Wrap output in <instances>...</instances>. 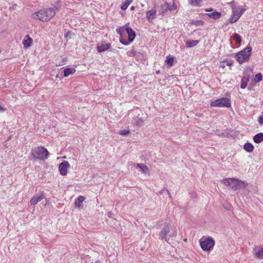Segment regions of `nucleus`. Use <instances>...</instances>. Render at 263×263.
Masks as SVG:
<instances>
[{
  "instance_id": "15",
  "label": "nucleus",
  "mask_w": 263,
  "mask_h": 263,
  "mask_svg": "<svg viewBox=\"0 0 263 263\" xmlns=\"http://www.w3.org/2000/svg\"><path fill=\"white\" fill-rule=\"evenodd\" d=\"M136 167H139L143 174L145 175H149V170L148 167L144 164L138 163L136 164Z\"/></svg>"
},
{
  "instance_id": "4",
  "label": "nucleus",
  "mask_w": 263,
  "mask_h": 263,
  "mask_svg": "<svg viewBox=\"0 0 263 263\" xmlns=\"http://www.w3.org/2000/svg\"><path fill=\"white\" fill-rule=\"evenodd\" d=\"M210 105L214 107H228L231 106V100L227 98H221L214 101H211Z\"/></svg>"
},
{
  "instance_id": "1",
  "label": "nucleus",
  "mask_w": 263,
  "mask_h": 263,
  "mask_svg": "<svg viewBox=\"0 0 263 263\" xmlns=\"http://www.w3.org/2000/svg\"><path fill=\"white\" fill-rule=\"evenodd\" d=\"M55 14L53 8H46L42 9L32 14L35 20H39L42 22H48L51 20Z\"/></svg>"
},
{
  "instance_id": "5",
  "label": "nucleus",
  "mask_w": 263,
  "mask_h": 263,
  "mask_svg": "<svg viewBox=\"0 0 263 263\" xmlns=\"http://www.w3.org/2000/svg\"><path fill=\"white\" fill-rule=\"evenodd\" d=\"M117 32L121 36L124 33H126L128 34V40H129V42H133L136 36L135 32L131 28L127 26V24L117 29Z\"/></svg>"
},
{
  "instance_id": "14",
  "label": "nucleus",
  "mask_w": 263,
  "mask_h": 263,
  "mask_svg": "<svg viewBox=\"0 0 263 263\" xmlns=\"http://www.w3.org/2000/svg\"><path fill=\"white\" fill-rule=\"evenodd\" d=\"M209 17L214 19L218 20L221 16V13L218 11H214L211 13L206 14Z\"/></svg>"
},
{
  "instance_id": "43",
  "label": "nucleus",
  "mask_w": 263,
  "mask_h": 263,
  "mask_svg": "<svg viewBox=\"0 0 263 263\" xmlns=\"http://www.w3.org/2000/svg\"><path fill=\"white\" fill-rule=\"evenodd\" d=\"M220 66L222 67V68H224L225 67L224 64H221Z\"/></svg>"
},
{
  "instance_id": "40",
  "label": "nucleus",
  "mask_w": 263,
  "mask_h": 263,
  "mask_svg": "<svg viewBox=\"0 0 263 263\" xmlns=\"http://www.w3.org/2000/svg\"><path fill=\"white\" fill-rule=\"evenodd\" d=\"M160 236L162 239H163L164 238V234L162 232H161V233H160Z\"/></svg>"
},
{
  "instance_id": "44",
  "label": "nucleus",
  "mask_w": 263,
  "mask_h": 263,
  "mask_svg": "<svg viewBox=\"0 0 263 263\" xmlns=\"http://www.w3.org/2000/svg\"><path fill=\"white\" fill-rule=\"evenodd\" d=\"M234 3H235L234 1H232V2H231L230 3V4H231V5H232V4H234Z\"/></svg>"
},
{
  "instance_id": "25",
  "label": "nucleus",
  "mask_w": 263,
  "mask_h": 263,
  "mask_svg": "<svg viewBox=\"0 0 263 263\" xmlns=\"http://www.w3.org/2000/svg\"><path fill=\"white\" fill-rule=\"evenodd\" d=\"M76 72L74 68H66L64 70V77H68L70 74H72Z\"/></svg>"
},
{
  "instance_id": "33",
  "label": "nucleus",
  "mask_w": 263,
  "mask_h": 263,
  "mask_svg": "<svg viewBox=\"0 0 263 263\" xmlns=\"http://www.w3.org/2000/svg\"><path fill=\"white\" fill-rule=\"evenodd\" d=\"M135 124L136 125H137L138 126H141L143 125V120H142L141 119H138L136 121V122H135Z\"/></svg>"
},
{
  "instance_id": "20",
  "label": "nucleus",
  "mask_w": 263,
  "mask_h": 263,
  "mask_svg": "<svg viewBox=\"0 0 263 263\" xmlns=\"http://www.w3.org/2000/svg\"><path fill=\"white\" fill-rule=\"evenodd\" d=\"M165 7H166L165 11H167V10L172 11V10L177 9V6L174 2H173L172 5L165 2Z\"/></svg>"
},
{
  "instance_id": "45",
  "label": "nucleus",
  "mask_w": 263,
  "mask_h": 263,
  "mask_svg": "<svg viewBox=\"0 0 263 263\" xmlns=\"http://www.w3.org/2000/svg\"><path fill=\"white\" fill-rule=\"evenodd\" d=\"M134 9V7H132L131 9Z\"/></svg>"
},
{
  "instance_id": "21",
  "label": "nucleus",
  "mask_w": 263,
  "mask_h": 263,
  "mask_svg": "<svg viewBox=\"0 0 263 263\" xmlns=\"http://www.w3.org/2000/svg\"><path fill=\"white\" fill-rule=\"evenodd\" d=\"M156 11L155 10H151L147 12L146 13V17L148 20L149 22L152 20L156 15Z\"/></svg>"
},
{
  "instance_id": "6",
  "label": "nucleus",
  "mask_w": 263,
  "mask_h": 263,
  "mask_svg": "<svg viewBox=\"0 0 263 263\" xmlns=\"http://www.w3.org/2000/svg\"><path fill=\"white\" fill-rule=\"evenodd\" d=\"M215 245V241L214 239L209 237L205 239L203 241H200V246L202 249L204 251H207L211 250Z\"/></svg>"
},
{
  "instance_id": "38",
  "label": "nucleus",
  "mask_w": 263,
  "mask_h": 263,
  "mask_svg": "<svg viewBox=\"0 0 263 263\" xmlns=\"http://www.w3.org/2000/svg\"><path fill=\"white\" fill-rule=\"evenodd\" d=\"M223 63H226L227 65L228 66H231L233 64V62L230 61H227V62H223Z\"/></svg>"
},
{
  "instance_id": "32",
  "label": "nucleus",
  "mask_w": 263,
  "mask_h": 263,
  "mask_svg": "<svg viewBox=\"0 0 263 263\" xmlns=\"http://www.w3.org/2000/svg\"><path fill=\"white\" fill-rule=\"evenodd\" d=\"M121 37V39H120V42L123 44V45H127L129 44V40L128 41H127L126 39H123V35L120 36Z\"/></svg>"
},
{
  "instance_id": "7",
  "label": "nucleus",
  "mask_w": 263,
  "mask_h": 263,
  "mask_svg": "<svg viewBox=\"0 0 263 263\" xmlns=\"http://www.w3.org/2000/svg\"><path fill=\"white\" fill-rule=\"evenodd\" d=\"M248 185L247 182L243 181L239 179H234V182L232 186V189L236 191L240 189H245Z\"/></svg>"
},
{
  "instance_id": "3",
  "label": "nucleus",
  "mask_w": 263,
  "mask_h": 263,
  "mask_svg": "<svg viewBox=\"0 0 263 263\" xmlns=\"http://www.w3.org/2000/svg\"><path fill=\"white\" fill-rule=\"evenodd\" d=\"M49 152L47 149L42 146L35 148L31 151V155L34 158L44 160L47 159Z\"/></svg>"
},
{
  "instance_id": "31",
  "label": "nucleus",
  "mask_w": 263,
  "mask_h": 263,
  "mask_svg": "<svg viewBox=\"0 0 263 263\" xmlns=\"http://www.w3.org/2000/svg\"><path fill=\"white\" fill-rule=\"evenodd\" d=\"M192 24L196 26H198L203 25L204 22L202 20L193 21Z\"/></svg>"
},
{
  "instance_id": "13",
  "label": "nucleus",
  "mask_w": 263,
  "mask_h": 263,
  "mask_svg": "<svg viewBox=\"0 0 263 263\" xmlns=\"http://www.w3.org/2000/svg\"><path fill=\"white\" fill-rule=\"evenodd\" d=\"M23 43L24 47L28 48L31 46L32 43V39L29 35H26L23 40Z\"/></svg>"
},
{
  "instance_id": "36",
  "label": "nucleus",
  "mask_w": 263,
  "mask_h": 263,
  "mask_svg": "<svg viewBox=\"0 0 263 263\" xmlns=\"http://www.w3.org/2000/svg\"><path fill=\"white\" fill-rule=\"evenodd\" d=\"M258 121L260 124H263V115H261L258 117Z\"/></svg>"
},
{
  "instance_id": "34",
  "label": "nucleus",
  "mask_w": 263,
  "mask_h": 263,
  "mask_svg": "<svg viewBox=\"0 0 263 263\" xmlns=\"http://www.w3.org/2000/svg\"><path fill=\"white\" fill-rule=\"evenodd\" d=\"M136 53H137V52L133 49L130 52L128 51L127 53V55L129 57H134L136 55Z\"/></svg>"
},
{
  "instance_id": "46",
  "label": "nucleus",
  "mask_w": 263,
  "mask_h": 263,
  "mask_svg": "<svg viewBox=\"0 0 263 263\" xmlns=\"http://www.w3.org/2000/svg\"><path fill=\"white\" fill-rule=\"evenodd\" d=\"M68 33H67L66 35H65V36H67V34Z\"/></svg>"
},
{
  "instance_id": "35",
  "label": "nucleus",
  "mask_w": 263,
  "mask_h": 263,
  "mask_svg": "<svg viewBox=\"0 0 263 263\" xmlns=\"http://www.w3.org/2000/svg\"><path fill=\"white\" fill-rule=\"evenodd\" d=\"M129 131L128 130H123L120 131V134L122 135H126L129 134Z\"/></svg>"
},
{
  "instance_id": "8",
  "label": "nucleus",
  "mask_w": 263,
  "mask_h": 263,
  "mask_svg": "<svg viewBox=\"0 0 263 263\" xmlns=\"http://www.w3.org/2000/svg\"><path fill=\"white\" fill-rule=\"evenodd\" d=\"M70 167V164L67 161L61 162L59 166V171L62 176H66L67 174V169Z\"/></svg>"
},
{
  "instance_id": "16",
  "label": "nucleus",
  "mask_w": 263,
  "mask_h": 263,
  "mask_svg": "<svg viewBox=\"0 0 263 263\" xmlns=\"http://www.w3.org/2000/svg\"><path fill=\"white\" fill-rule=\"evenodd\" d=\"M253 141L256 143H260L263 141V133H259L253 137Z\"/></svg>"
},
{
  "instance_id": "41",
  "label": "nucleus",
  "mask_w": 263,
  "mask_h": 263,
  "mask_svg": "<svg viewBox=\"0 0 263 263\" xmlns=\"http://www.w3.org/2000/svg\"><path fill=\"white\" fill-rule=\"evenodd\" d=\"M165 192H166L167 195L170 196V198H171V196L170 193L168 192V191L165 189Z\"/></svg>"
},
{
  "instance_id": "22",
  "label": "nucleus",
  "mask_w": 263,
  "mask_h": 263,
  "mask_svg": "<svg viewBox=\"0 0 263 263\" xmlns=\"http://www.w3.org/2000/svg\"><path fill=\"white\" fill-rule=\"evenodd\" d=\"M249 80V77H244L241 79L240 88L245 89L247 86L248 82Z\"/></svg>"
},
{
  "instance_id": "18",
  "label": "nucleus",
  "mask_w": 263,
  "mask_h": 263,
  "mask_svg": "<svg viewBox=\"0 0 263 263\" xmlns=\"http://www.w3.org/2000/svg\"><path fill=\"white\" fill-rule=\"evenodd\" d=\"M243 149L246 152L251 153L254 151V147L252 143L247 142L243 145Z\"/></svg>"
},
{
  "instance_id": "30",
  "label": "nucleus",
  "mask_w": 263,
  "mask_h": 263,
  "mask_svg": "<svg viewBox=\"0 0 263 263\" xmlns=\"http://www.w3.org/2000/svg\"><path fill=\"white\" fill-rule=\"evenodd\" d=\"M262 79V74L260 73H257L254 78V81L255 82H259Z\"/></svg>"
},
{
  "instance_id": "24",
  "label": "nucleus",
  "mask_w": 263,
  "mask_h": 263,
  "mask_svg": "<svg viewBox=\"0 0 263 263\" xmlns=\"http://www.w3.org/2000/svg\"><path fill=\"white\" fill-rule=\"evenodd\" d=\"M234 178H225L221 180L222 183L226 185L230 186L232 188Z\"/></svg>"
},
{
  "instance_id": "27",
  "label": "nucleus",
  "mask_w": 263,
  "mask_h": 263,
  "mask_svg": "<svg viewBox=\"0 0 263 263\" xmlns=\"http://www.w3.org/2000/svg\"><path fill=\"white\" fill-rule=\"evenodd\" d=\"M133 0H126L125 2L122 3L121 9L123 10H126L128 6L132 3Z\"/></svg>"
},
{
  "instance_id": "10",
  "label": "nucleus",
  "mask_w": 263,
  "mask_h": 263,
  "mask_svg": "<svg viewBox=\"0 0 263 263\" xmlns=\"http://www.w3.org/2000/svg\"><path fill=\"white\" fill-rule=\"evenodd\" d=\"M239 14L238 11L233 10L231 15L230 18L229 19V22L225 23V25H228L229 23L233 24L238 20L240 18Z\"/></svg>"
},
{
  "instance_id": "9",
  "label": "nucleus",
  "mask_w": 263,
  "mask_h": 263,
  "mask_svg": "<svg viewBox=\"0 0 263 263\" xmlns=\"http://www.w3.org/2000/svg\"><path fill=\"white\" fill-rule=\"evenodd\" d=\"M168 235L170 236H174L176 235V229L174 227L172 226L171 224H167L165 227V236ZM165 241H167L166 238L165 237Z\"/></svg>"
},
{
  "instance_id": "11",
  "label": "nucleus",
  "mask_w": 263,
  "mask_h": 263,
  "mask_svg": "<svg viewBox=\"0 0 263 263\" xmlns=\"http://www.w3.org/2000/svg\"><path fill=\"white\" fill-rule=\"evenodd\" d=\"M43 198H44V195L43 192L41 193V195H34L30 200V204L32 205H34Z\"/></svg>"
},
{
  "instance_id": "29",
  "label": "nucleus",
  "mask_w": 263,
  "mask_h": 263,
  "mask_svg": "<svg viewBox=\"0 0 263 263\" xmlns=\"http://www.w3.org/2000/svg\"><path fill=\"white\" fill-rule=\"evenodd\" d=\"M202 0H191V4L194 6H198L200 5Z\"/></svg>"
},
{
  "instance_id": "28",
  "label": "nucleus",
  "mask_w": 263,
  "mask_h": 263,
  "mask_svg": "<svg viewBox=\"0 0 263 263\" xmlns=\"http://www.w3.org/2000/svg\"><path fill=\"white\" fill-rule=\"evenodd\" d=\"M232 37L234 40L235 41L236 43L240 44L241 43V37L238 33H234L232 36Z\"/></svg>"
},
{
  "instance_id": "12",
  "label": "nucleus",
  "mask_w": 263,
  "mask_h": 263,
  "mask_svg": "<svg viewBox=\"0 0 263 263\" xmlns=\"http://www.w3.org/2000/svg\"><path fill=\"white\" fill-rule=\"evenodd\" d=\"M258 248V246H255L253 248L255 255L257 258L263 259V245L259 247L260 249L258 251L257 250Z\"/></svg>"
},
{
  "instance_id": "2",
  "label": "nucleus",
  "mask_w": 263,
  "mask_h": 263,
  "mask_svg": "<svg viewBox=\"0 0 263 263\" xmlns=\"http://www.w3.org/2000/svg\"><path fill=\"white\" fill-rule=\"evenodd\" d=\"M252 48L247 46L245 49L236 54L235 57L239 64L248 61L251 56Z\"/></svg>"
},
{
  "instance_id": "19",
  "label": "nucleus",
  "mask_w": 263,
  "mask_h": 263,
  "mask_svg": "<svg viewBox=\"0 0 263 263\" xmlns=\"http://www.w3.org/2000/svg\"><path fill=\"white\" fill-rule=\"evenodd\" d=\"M110 45L109 44H103L97 47V50L99 52L105 51L109 49Z\"/></svg>"
},
{
  "instance_id": "17",
  "label": "nucleus",
  "mask_w": 263,
  "mask_h": 263,
  "mask_svg": "<svg viewBox=\"0 0 263 263\" xmlns=\"http://www.w3.org/2000/svg\"><path fill=\"white\" fill-rule=\"evenodd\" d=\"M174 62V58L171 55H168L166 57V60H165V63L167 65L168 68H170L173 66Z\"/></svg>"
},
{
  "instance_id": "23",
  "label": "nucleus",
  "mask_w": 263,
  "mask_h": 263,
  "mask_svg": "<svg viewBox=\"0 0 263 263\" xmlns=\"http://www.w3.org/2000/svg\"><path fill=\"white\" fill-rule=\"evenodd\" d=\"M199 42L198 40H189L186 42V47L188 48L193 47L196 46Z\"/></svg>"
},
{
  "instance_id": "37",
  "label": "nucleus",
  "mask_w": 263,
  "mask_h": 263,
  "mask_svg": "<svg viewBox=\"0 0 263 263\" xmlns=\"http://www.w3.org/2000/svg\"><path fill=\"white\" fill-rule=\"evenodd\" d=\"M246 9L245 8H241L240 10V11H238V14H239L240 17L241 16V15L243 14L244 11H245Z\"/></svg>"
},
{
  "instance_id": "26",
  "label": "nucleus",
  "mask_w": 263,
  "mask_h": 263,
  "mask_svg": "<svg viewBox=\"0 0 263 263\" xmlns=\"http://www.w3.org/2000/svg\"><path fill=\"white\" fill-rule=\"evenodd\" d=\"M85 197L82 196H80L78 199L76 200L74 204L76 207L80 208L81 207V203H82L84 200Z\"/></svg>"
},
{
  "instance_id": "39",
  "label": "nucleus",
  "mask_w": 263,
  "mask_h": 263,
  "mask_svg": "<svg viewBox=\"0 0 263 263\" xmlns=\"http://www.w3.org/2000/svg\"><path fill=\"white\" fill-rule=\"evenodd\" d=\"M6 110V109L5 108H3L0 105V112L5 111Z\"/></svg>"
},
{
  "instance_id": "42",
  "label": "nucleus",
  "mask_w": 263,
  "mask_h": 263,
  "mask_svg": "<svg viewBox=\"0 0 263 263\" xmlns=\"http://www.w3.org/2000/svg\"><path fill=\"white\" fill-rule=\"evenodd\" d=\"M213 10V9L212 8H210V9H205V11H207V12H209V11H212Z\"/></svg>"
}]
</instances>
